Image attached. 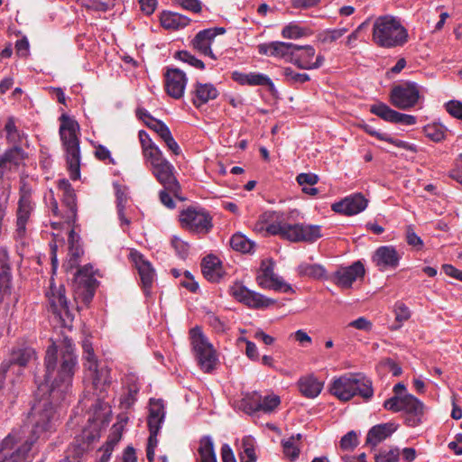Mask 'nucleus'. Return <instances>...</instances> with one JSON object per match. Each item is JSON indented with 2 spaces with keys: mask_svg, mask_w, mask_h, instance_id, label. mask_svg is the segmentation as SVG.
Wrapping results in <instances>:
<instances>
[{
  "mask_svg": "<svg viewBox=\"0 0 462 462\" xmlns=\"http://www.w3.org/2000/svg\"><path fill=\"white\" fill-rule=\"evenodd\" d=\"M35 357V351L32 347L14 348L9 357L0 365V389H2L7 373L12 372L20 375L23 368Z\"/></svg>",
  "mask_w": 462,
  "mask_h": 462,
  "instance_id": "obj_12",
  "label": "nucleus"
},
{
  "mask_svg": "<svg viewBox=\"0 0 462 462\" xmlns=\"http://www.w3.org/2000/svg\"><path fill=\"white\" fill-rule=\"evenodd\" d=\"M131 256L138 271L143 292L146 296H149L155 277L154 269L140 253H131Z\"/></svg>",
  "mask_w": 462,
  "mask_h": 462,
  "instance_id": "obj_27",
  "label": "nucleus"
},
{
  "mask_svg": "<svg viewBox=\"0 0 462 462\" xmlns=\"http://www.w3.org/2000/svg\"><path fill=\"white\" fill-rule=\"evenodd\" d=\"M256 280L258 284L263 289H273L284 292L291 290V286L274 273L273 263L272 262L262 263Z\"/></svg>",
  "mask_w": 462,
  "mask_h": 462,
  "instance_id": "obj_20",
  "label": "nucleus"
},
{
  "mask_svg": "<svg viewBox=\"0 0 462 462\" xmlns=\"http://www.w3.org/2000/svg\"><path fill=\"white\" fill-rule=\"evenodd\" d=\"M207 323L217 333H224L227 329V323L225 319L219 318L213 312H208L206 315Z\"/></svg>",
  "mask_w": 462,
  "mask_h": 462,
  "instance_id": "obj_55",
  "label": "nucleus"
},
{
  "mask_svg": "<svg viewBox=\"0 0 462 462\" xmlns=\"http://www.w3.org/2000/svg\"><path fill=\"white\" fill-rule=\"evenodd\" d=\"M79 236L71 229L69 233V254L70 255L69 262L72 264L78 263L79 258L83 254V250L79 243Z\"/></svg>",
  "mask_w": 462,
  "mask_h": 462,
  "instance_id": "obj_48",
  "label": "nucleus"
},
{
  "mask_svg": "<svg viewBox=\"0 0 462 462\" xmlns=\"http://www.w3.org/2000/svg\"><path fill=\"white\" fill-rule=\"evenodd\" d=\"M423 133L430 140L439 143L446 138L447 129L439 123H432L423 127Z\"/></svg>",
  "mask_w": 462,
  "mask_h": 462,
  "instance_id": "obj_47",
  "label": "nucleus"
},
{
  "mask_svg": "<svg viewBox=\"0 0 462 462\" xmlns=\"http://www.w3.org/2000/svg\"><path fill=\"white\" fill-rule=\"evenodd\" d=\"M383 408L393 412L403 411L406 414L407 425L416 427L421 422L424 405L412 394H404L387 399L383 402Z\"/></svg>",
  "mask_w": 462,
  "mask_h": 462,
  "instance_id": "obj_7",
  "label": "nucleus"
},
{
  "mask_svg": "<svg viewBox=\"0 0 462 462\" xmlns=\"http://www.w3.org/2000/svg\"><path fill=\"white\" fill-rule=\"evenodd\" d=\"M305 33V29L295 22L290 23L282 30V36L285 39H299Z\"/></svg>",
  "mask_w": 462,
  "mask_h": 462,
  "instance_id": "obj_53",
  "label": "nucleus"
},
{
  "mask_svg": "<svg viewBox=\"0 0 462 462\" xmlns=\"http://www.w3.org/2000/svg\"><path fill=\"white\" fill-rule=\"evenodd\" d=\"M367 205L368 200L361 193H355L334 203L331 208L337 213L354 216L364 211Z\"/></svg>",
  "mask_w": 462,
  "mask_h": 462,
  "instance_id": "obj_24",
  "label": "nucleus"
},
{
  "mask_svg": "<svg viewBox=\"0 0 462 462\" xmlns=\"http://www.w3.org/2000/svg\"><path fill=\"white\" fill-rule=\"evenodd\" d=\"M174 4L181 8L198 14L201 11L199 0H173Z\"/></svg>",
  "mask_w": 462,
  "mask_h": 462,
  "instance_id": "obj_63",
  "label": "nucleus"
},
{
  "mask_svg": "<svg viewBox=\"0 0 462 462\" xmlns=\"http://www.w3.org/2000/svg\"><path fill=\"white\" fill-rule=\"evenodd\" d=\"M58 189L62 192V203L67 210L62 217L68 224H72L76 220L77 216V203L76 194L70 182L66 179L58 180Z\"/></svg>",
  "mask_w": 462,
  "mask_h": 462,
  "instance_id": "obj_26",
  "label": "nucleus"
},
{
  "mask_svg": "<svg viewBox=\"0 0 462 462\" xmlns=\"http://www.w3.org/2000/svg\"><path fill=\"white\" fill-rule=\"evenodd\" d=\"M201 271L204 277L211 282H218L225 273L221 261L213 254H208L202 259Z\"/></svg>",
  "mask_w": 462,
  "mask_h": 462,
  "instance_id": "obj_31",
  "label": "nucleus"
},
{
  "mask_svg": "<svg viewBox=\"0 0 462 462\" xmlns=\"http://www.w3.org/2000/svg\"><path fill=\"white\" fill-rule=\"evenodd\" d=\"M396 426L393 423L378 424L372 427L366 436V443L375 446L389 436L395 430Z\"/></svg>",
  "mask_w": 462,
  "mask_h": 462,
  "instance_id": "obj_33",
  "label": "nucleus"
},
{
  "mask_svg": "<svg viewBox=\"0 0 462 462\" xmlns=\"http://www.w3.org/2000/svg\"><path fill=\"white\" fill-rule=\"evenodd\" d=\"M370 112L389 123L401 124L403 125H413L417 123L416 116L397 112L382 102L372 105Z\"/></svg>",
  "mask_w": 462,
  "mask_h": 462,
  "instance_id": "obj_19",
  "label": "nucleus"
},
{
  "mask_svg": "<svg viewBox=\"0 0 462 462\" xmlns=\"http://www.w3.org/2000/svg\"><path fill=\"white\" fill-rule=\"evenodd\" d=\"M373 41L383 48L402 46L408 41V32L398 17L389 14L382 15L374 23Z\"/></svg>",
  "mask_w": 462,
  "mask_h": 462,
  "instance_id": "obj_4",
  "label": "nucleus"
},
{
  "mask_svg": "<svg viewBox=\"0 0 462 462\" xmlns=\"http://www.w3.org/2000/svg\"><path fill=\"white\" fill-rule=\"evenodd\" d=\"M160 21L162 26L165 29L179 30L186 27L190 19L178 13L164 11L161 14Z\"/></svg>",
  "mask_w": 462,
  "mask_h": 462,
  "instance_id": "obj_36",
  "label": "nucleus"
},
{
  "mask_svg": "<svg viewBox=\"0 0 462 462\" xmlns=\"http://www.w3.org/2000/svg\"><path fill=\"white\" fill-rule=\"evenodd\" d=\"M281 404V398L279 395L271 393L265 396L260 394V407L259 411L263 413H272Z\"/></svg>",
  "mask_w": 462,
  "mask_h": 462,
  "instance_id": "obj_49",
  "label": "nucleus"
},
{
  "mask_svg": "<svg viewBox=\"0 0 462 462\" xmlns=\"http://www.w3.org/2000/svg\"><path fill=\"white\" fill-rule=\"evenodd\" d=\"M147 120L144 124L152 131H154L161 139H163L167 134L171 133L170 128L161 120L153 118L149 113H145Z\"/></svg>",
  "mask_w": 462,
  "mask_h": 462,
  "instance_id": "obj_50",
  "label": "nucleus"
},
{
  "mask_svg": "<svg viewBox=\"0 0 462 462\" xmlns=\"http://www.w3.org/2000/svg\"><path fill=\"white\" fill-rule=\"evenodd\" d=\"M59 134L65 152L70 179L77 180L80 177V126L73 117L62 114L60 117Z\"/></svg>",
  "mask_w": 462,
  "mask_h": 462,
  "instance_id": "obj_3",
  "label": "nucleus"
},
{
  "mask_svg": "<svg viewBox=\"0 0 462 462\" xmlns=\"http://www.w3.org/2000/svg\"><path fill=\"white\" fill-rule=\"evenodd\" d=\"M400 449L398 448H391L389 449H381L375 455V462H398L400 457Z\"/></svg>",
  "mask_w": 462,
  "mask_h": 462,
  "instance_id": "obj_54",
  "label": "nucleus"
},
{
  "mask_svg": "<svg viewBox=\"0 0 462 462\" xmlns=\"http://www.w3.org/2000/svg\"><path fill=\"white\" fill-rule=\"evenodd\" d=\"M45 374L44 383L38 386V393L42 396L48 394V399L42 403L40 400L38 404L32 407V438L23 441L21 430L19 433L17 446L23 445L26 441L32 445L38 439H46L50 434L56 430L59 415L53 403L65 401L71 393L72 381L77 365V356L74 353V345L71 339L64 337L59 346L52 343L46 350L44 358Z\"/></svg>",
  "mask_w": 462,
  "mask_h": 462,
  "instance_id": "obj_1",
  "label": "nucleus"
},
{
  "mask_svg": "<svg viewBox=\"0 0 462 462\" xmlns=\"http://www.w3.org/2000/svg\"><path fill=\"white\" fill-rule=\"evenodd\" d=\"M189 336L192 352L199 368L204 373H211L216 369L218 362L217 354L213 345L199 326L192 328Z\"/></svg>",
  "mask_w": 462,
  "mask_h": 462,
  "instance_id": "obj_6",
  "label": "nucleus"
},
{
  "mask_svg": "<svg viewBox=\"0 0 462 462\" xmlns=\"http://www.w3.org/2000/svg\"><path fill=\"white\" fill-rule=\"evenodd\" d=\"M218 95V90L212 83H201L199 81L193 84L190 91L191 102L197 108L216 99Z\"/></svg>",
  "mask_w": 462,
  "mask_h": 462,
  "instance_id": "obj_28",
  "label": "nucleus"
},
{
  "mask_svg": "<svg viewBox=\"0 0 462 462\" xmlns=\"http://www.w3.org/2000/svg\"><path fill=\"white\" fill-rule=\"evenodd\" d=\"M401 259L402 254L393 245L379 246L372 255V262L380 272L395 270Z\"/></svg>",
  "mask_w": 462,
  "mask_h": 462,
  "instance_id": "obj_17",
  "label": "nucleus"
},
{
  "mask_svg": "<svg viewBox=\"0 0 462 462\" xmlns=\"http://www.w3.org/2000/svg\"><path fill=\"white\" fill-rule=\"evenodd\" d=\"M283 75L285 81L290 85L302 84L310 80L307 73L296 72L291 68L284 69Z\"/></svg>",
  "mask_w": 462,
  "mask_h": 462,
  "instance_id": "obj_52",
  "label": "nucleus"
},
{
  "mask_svg": "<svg viewBox=\"0 0 462 462\" xmlns=\"http://www.w3.org/2000/svg\"><path fill=\"white\" fill-rule=\"evenodd\" d=\"M393 313L395 320L390 327L391 330L400 329L411 315L410 309L402 301L395 302L393 306Z\"/></svg>",
  "mask_w": 462,
  "mask_h": 462,
  "instance_id": "obj_43",
  "label": "nucleus"
},
{
  "mask_svg": "<svg viewBox=\"0 0 462 462\" xmlns=\"http://www.w3.org/2000/svg\"><path fill=\"white\" fill-rule=\"evenodd\" d=\"M19 433L10 432L0 443V462H32L33 453L31 444L26 441L22 446H17Z\"/></svg>",
  "mask_w": 462,
  "mask_h": 462,
  "instance_id": "obj_10",
  "label": "nucleus"
},
{
  "mask_svg": "<svg viewBox=\"0 0 462 462\" xmlns=\"http://www.w3.org/2000/svg\"><path fill=\"white\" fill-rule=\"evenodd\" d=\"M329 391L342 401H349L356 395L369 400L374 395L372 381L363 374H346L335 378Z\"/></svg>",
  "mask_w": 462,
  "mask_h": 462,
  "instance_id": "obj_5",
  "label": "nucleus"
},
{
  "mask_svg": "<svg viewBox=\"0 0 462 462\" xmlns=\"http://www.w3.org/2000/svg\"><path fill=\"white\" fill-rule=\"evenodd\" d=\"M420 99V88L414 82H403L394 86L390 92L391 104L402 110L415 106Z\"/></svg>",
  "mask_w": 462,
  "mask_h": 462,
  "instance_id": "obj_14",
  "label": "nucleus"
},
{
  "mask_svg": "<svg viewBox=\"0 0 462 462\" xmlns=\"http://www.w3.org/2000/svg\"><path fill=\"white\" fill-rule=\"evenodd\" d=\"M140 388L136 384L128 387L126 393L120 399V406L124 409L131 408L137 400Z\"/></svg>",
  "mask_w": 462,
  "mask_h": 462,
  "instance_id": "obj_51",
  "label": "nucleus"
},
{
  "mask_svg": "<svg viewBox=\"0 0 462 462\" xmlns=\"http://www.w3.org/2000/svg\"><path fill=\"white\" fill-rule=\"evenodd\" d=\"M84 367L88 366L91 363H97L94 353L92 343L88 339H85L82 343Z\"/></svg>",
  "mask_w": 462,
  "mask_h": 462,
  "instance_id": "obj_60",
  "label": "nucleus"
},
{
  "mask_svg": "<svg viewBox=\"0 0 462 462\" xmlns=\"http://www.w3.org/2000/svg\"><path fill=\"white\" fill-rule=\"evenodd\" d=\"M259 407L260 393L257 392L247 393L240 402V408L249 415L258 412Z\"/></svg>",
  "mask_w": 462,
  "mask_h": 462,
  "instance_id": "obj_45",
  "label": "nucleus"
},
{
  "mask_svg": "<svg viewBox=\"0 0 462 462\" xmlns=\"http://www.w3.org/2000/svg\"><path fill=\"white\" fill-rule=\"evenodd\" d=\"M358 445V437L356 431L351 430L344 435L340 440V447L342 449H353Z\"/></svg>",
  "mask_w": 462,
  "mask_h": 462,
  "instance_id": "obj_61",
  "label": "nucleus"
},
{
  "mask_svg": "<svg viewBox=\"0 0 462 462\" xmlns=\"http://www.w3.org/2000/svg\"><path fill=\"white\" fill-rule=\"evenodd\" d=\"M180 284L190 292H196L199 288V283L189 271H183V277L180 281Z\"/></svg>",
  "mask_w": 462,
  "mask_h": 462,
  "instance_id": "obj_62",
  "label": "nucleus"
},
{
  "mask_svg": "<svg viewBox=\"0 0 462 462\" xmlns=\"http://www.w3.org/2000/svg\"><path fill=\"white\" fill-rule=\"evenodd\" d=\"M25 152L20 146H14L7 149L0 156V177H2L8 168V164L19 165L24 159Z\"/></svg>",
  "mask_w": 462,
  "mask_h": 462,
  "instance_id": "obj_35",
  "label": "nucleus"
},
{
  "mask_svg": "<svg viewBox=\"0 0 462 462\" xmlns=\"http://www.w3.org/2000/svg\"><path fill=\"white\" fill-rule=\"evenodd\" d=\"M232 79L242 86H262L267 87L270 90L274 89L273 80L265 74L260 72L245 73L241 71H233Z\"/></svg>",
  "mask_w": 462,
  "mask_h": 462,
  "instance_id": "obj_29",
  "label": "nucleus"
},
{
  "mask_svg": "<svg viewBox=\"0 0 462 462\" xmlns=\"http://www.w3.org/2000/svg\"><path fill=\"white\" fill-rule=\"evenodd\" d=\"M199 462H217L214 442L210 436H203L199 447Z\"/></svg>",
  "mask_w": 462,
  "mask_h": 462,
  "instance_id": "obj_41",
  "label": "nucleus"
},
{
  "mask_svg": "<svg viewBox=\"0 0 462 462\" xmlns=\"http://www.w3.org/2000/svg\"><path fill=\"white\" fill-rule=\"evenodd\" d=\"M0 277H1V285L0 290L5 291L9 288L10 281H11V273H10V263H9V254L7 250L5 247H0Z\"/></svg>",
  "mask_w": 462,
  "mask_h": 462,
  "instance_id": "obj_42",
  "label": "nucleus"
},
{
  "mask_svg": "<svg viewBox=\"0 0 462 462\" xmlns=\"http://www.w3.org/2000/svg\"><path fill=\"white\" fill-rule=\"evenodd\" d=\"M226 29L224 27H214L199 32L192 40V46L195 50L205 56H208L213 60L217 57L211 50V45L217 35L224 34Z\"/></svg>",
  "mask_w": 462,
  "mask_h": 462,
  "instance_id": "obj_22",
  "label": "nucleus"
},
{
  "mask_svg": "<svg viewBox=\"0 0 462 462\" xmlns=\"http://www.w3.org/2000/svg\"><path fill=\"white\" fill-rule=\"evenodd\" d=\"M297 385L304 397L313 399L318 396V378L314 374L300 377Z\"/></svg>",
  "mask_w": 462,
  "mask_h": 462,
  "instance_id": "obj_37",
  "label": "nucleus"
},
{
  "mask_svg": "<svg viewBox=\"0 0 462 462\" xmlns=\"http://www.w3.org/2000/svg\"><path fill=\"white\" fill-rule=\"evenodd\" d=\"M106 394L96 396V399L91 402V409L88 412V422L93 430L91 436H87L90 440L99 437V432L105 429L111 419L112 410L110 405L105 402Z\"/></svg>",
  "mask_w": 462,
  "mask_h": 462,
  "instance_id": "obj_13",
  "label": "nucleus"
},
{
  "mask_svg": "<svg viewBox=\"0 0 462 462\" xmlns=\"http://www.w3.org/2000/svg\"><path fill=\"white\" fill-rule=\"evenodd\" d=\"M259 231H265L272 236H280L291 242H313L318 237V226L304 224H287L282 214L275 211H266L259 217L256 224Z\"/></svg>",
  "mask_w": 462,
  "mask_h": 462,
  "instance_id": "obj_2",
  "label": "nucleus"
},
{
  "mask_svg": "<svg viewBox=\"0 0 462 462\" xmlns=\"http://www.w3.org/2000/svg\"><path fill=\"white\" fill-rule=\"evenodd\" d=\"M406 242L409 245L412 246L416 250H421L423 248L424 243L420 236H419L412 226H408L405 232Z\"/></svg>",
  "mask_w": 462,
  "mask_h": 462,
  "instance_id": "obj_58",
  "label": "nucleus"
},
{
  "mask_svg": "<svg viewBox=\"0 0 462 462\" xmlns=\"http://www.w3.org/2000/svg\"><path fill=\"white\" fill-rule=\"evenodd\" d=\"M122 439V425L114 424L111 428L110 434L104 446L99 449L102 452L100 462H108L115 447Z\"/></svg>",
  "mask_w": 462,
  "mask_h": 462,
  "instance_id": "obj_34",
  "label": "nucleus"
},
{
  "mask_svg": "<svg viewBox=\"0 0 462 462\" xmlns=\"http://www.w3.org/2000/svg\"><path fill=\"white\" fill-rule=\"evenodd\" d=\"M229 292L237 301L251 309H264L275 303L274 300L249 290L238 282L230 286Z\"/></svg>",
  "mask_w": 462,
  "mask_h": 462,
  "instance_id": "obj_15",
  "label": "nucleus"
},
{
  "mask_svg": "<svg viewBox=\"0 0 462 462\" xmlns=\"http://www.w3.org/2000/svg\"><path fill=\"white\" fill-rule=\"evenodd\" d=\"M365 273L364 264L360 261H356L349 266L339 268L334 273L333 281L337 286L348 289L355 282L363 281Z\"/></svg>",
  "mask_w": 462,
  "mask_h": 462,
  "instance_id": "obj_18",
  "label": "nucleus"
},
{
  "mask_svg": "<svg viewBox=\"0 0 462 462\" xmlns=\"http://www.w3.org/2000/svg\"><path fill=\"white\" fill-rule=\"evenodd\" d=\"M294 50V43L279 41L264 42L257 46L259 54L283 60L286 62L291 61Z\"/></svg>",
  "mask_w": 462,
  "mask_h": 462,
  "instance_id": "obj_21",
  "label": "nucleus"
},
{
  "mask_svg": "<svg viewBox=\"0 0 462 462\" xmlns=\"http://www.w3.org/2000/svg\"><path fill=\"white\" fill-rule=\"evenodd\" d=\"M300 434H298L297 436H291L290 438L282 440L283 454L291 461H294L300 455Z\"/></svg>",
  "mask_w": 462,
  "mask_h": 462,
  "instance_id": "obj_46",
  "label": "nucleus"
},
{
  "mask_svg": "<svg viewBox=\"0 0 462 462\" xmlns=\"http://www.w3.org/2000/svg\"><path fill=\"white\" fill-rule=\"evenodd\" d=\"M297 182L305 194L315 196L318 189L315 184L318 182V175L314 173H300L297 176Z\"/></svg>",
  "mask_w": 462,
  "mask_h": 462,
  "instance_id": "obj_44",
  "label": "nucleus"
},
{
  "mask_svg": "<svg viewBox=\"0 0 462 462\" xmlns=\"http://www.w3.org/2000/svg\"><path fill=\"white\" fill-rule=\"evenodd\" d=\"M145 162L150 166V170L157 181L166 189H169L173 196L178 197L180 192V185L175 176L174 166L164 157L163 153L155 155Z\"/></svg>",
  "mask_w": 462,
  "mask_h": 462,
  "instance_id": "obj_9",
  "label": "nucleus"
},
{
  "mask_svg": "<svg viewBox=\"0 0 462 462\" xmlns=\"http://www.w3.org/2000/svg\"><path fill=\"white\" fill-rule=\"evenodd\" d=\"M187 82V76L182 70L174 68L167 69L165 73V90L170 97L175 99L182 97Z\"/></svg>",
  "mask_w": 462,
  "mask_h": 462,
  "instance_id": "obj_23",
  "label": "nucleus"
},
{
  "mask_svg": "<svg viewBox=\"0 0 462 462\" xmlns=\"http://www.w3.org/2000/svg\"><path fill=\"white\" fill-rule=\"evenodd\" d=\"M346 32V29H333V30H326L322 32H319V42L328 43L333 42L336 40L339 39L343 34Z\"/></svg>",
  "mask_w": 462,
  "mask_h": 462,
  "instance_id": "obj_59",
  "label": "nucleus"
},
{
  "mask_svg": "<svg viewBox=\"0 0 462 462\" xmlns=\"http://www.w3.org/2000/svg\"><path fill=\"white\" fill-rule=\"evenodd\" d=\"M445 107L449 115L462 120V102L450 100L445 104Z\"/></svg>",
  "mask_w": 462,
  "mask_h": 462,
  "instance_id": "obj_64",
  "label": "nucleus"
},
{
  "mask_svg": "<svg viewBox=\"0 0 462 462\" xmlns=\"http://www.w3.org/2000/svg\"><path fill=\"white\" fill-rule=\"evenodd\" d=\"M35 202L32 199V189L24 180H21L19 188V199L15 211V236L23 238L26 235L27 225L34 213Z\"/></svg>",
  "mask_w": 462,
  "mask_h": 462,
  "instance_id": "obj_8",
  "label": "nucleus"
},
{
  "mask_svg": "<svg viewBox=\"0 0 462 462\" xmlns=\"http://www.w3.org/2000/svg\"><path fill=\"white\" fill-rule=\"evenodd\" d=\"M138 137L144 161L152 156L160 155V153L162 152L161 149L154 143L146 131L140 130L138 133Z\"/></svg>",
  "mask_w": 462,
  "mask_h": 462,
  "instance_id": "obj_40",
  "label": "nucleus"
},
{
  "mask_svg": "<svg viewBox=\"0 0 462 462\" xmlns=\"http://www.w3.org/2000/svg\"><path fill=\"white\" fill-rule=\"evenodd\" d=\"M229 244L233 250L242 254H252L255 249V243L240 232L231 236Z\"/></svg>",
  "mask_w": 462,
  "mask_h": 462,
  "instance_id": "obj_38",
  "label": "nucleus"
},
{
  "mask_svg": "<svg viewBox=\"0 0 462 462\" xmlns=\"http://www.w3.org/2000/svg\"><path fill=\"white\" fill-rule=\"evenodd\" d=\"M110 369L106 365L99 366L97 363H91L85 367V382L89 383L95 391L93 394L106 395V388L111 384Z\"/></svg>",
  "mask_w": 462,
  "mask_h": 462,
  "instance_id": "obj_16",
  "label": "nucleus"
},
{
  "mask_svg": "<svg viewBox=\"0 0 462 462\" xmlns=\"http://www.w3.org/2000/svg\"><path fill=\"white\" fill-rule=\"evenodd\" d=\"M255 439L252 436H245L239 448V458L241 462H256Z\"/></svg>",
  "mask_w": 462,
  "mask_h": 462,
  "instance_id": "obj_39",
  "label": "nucleus"
},
{
  "mask_svg": "<svg viewBox=\"0 0 462 462\" xmlns=\"http://www.w3.org/2000/svg\"><path fill=\"white\" fill-rule=\"evenodd\" d=\"M46 297L51 312L59 317L60 319L64 320V316H68L69 312L68 300L65 296V288L62 285L56 287L51 283L49 291L46 292Z\"/></svg>",
  "mask_w": 462,
  "mask_h": 462,
  "instance_id": "obj_25",
  "label": "nucleus"
},
{
  "mask_svg": "<svg viewBox=\"0 0 462 462\" xmlns=\"http://www.w3.org/2000/svg\"><path fill=\"white\" fill-rule=\"evenodd\" d=\"M165 405L162 399H151L149 403L148 427L162 428L165 420Z\"/></svg>",
  "mask_w": 462,
  "mask_h": 462,
  "instance_id": "obj_32",
  "label": "nucleus"
},
{
  "mask_svg": "<svg viewBox=\"0 0 462 462\" xmlns=\"http://www.w3.org/2000/svg\"><path fill=\"white\" fill-rule=\"evenodd\" d=\"M181 226L189 232L205 235L210 232L213 227L212 217L203 208L189 207L180 214Z\"/></svg>",
  "mask_w": 462,
  "mask_h": 462,
  "instance_id": "obj_11",
  "label": "nucleus"
},
{
  "mask_svg": "<svg viewBox=\"0 0 462 462\" xmlns=\"http://www.w3.org/2000/svg\"><path fill=\"white\" fill-rule=\"evenodd\" d=\"M174 57L183 62L189 64L190 66L196 69H204L205 68V64L202 60L197 59L194 55H192L187 51H177Z\"/></svg>",
  "mask_w": 462,
  "mask_h": 462,
  "instance_id": "obj_56",
  "label": "nucleus"
},
{
  "mask_svg": "<svg viewBox=\"0 0 462 462\" xmlns=\"http://www.w3.org/2000/svg\"><path fill=\"white\" fill-rule=\"evenodd\" d=\"M316 51L310 45H297L293 51L291 63L304 69H310L318 64V58H315Z\"/></svg>",
  "mask_w": 462,
  "mask_h": 462,
  "instance_id": "obj_30",
  "label": "nucleus"
},
{
  "mask_svg": "<svg viewBox=\"0 0 462 462\" xmlns=\"http://www.w3.org/2000/svg\"><path fill=\"white\" fill-rule=\"evenodd\" d=\"M171 246L174 248L177 255L181 259H186L189 255V245L177 236H172L171 239Z\"/></svg>",
  "mask_w": 462,
  "mask_h": 462,
  "instance_id": "obj_57",
  "label": "nucleus"
}]
</instances>
